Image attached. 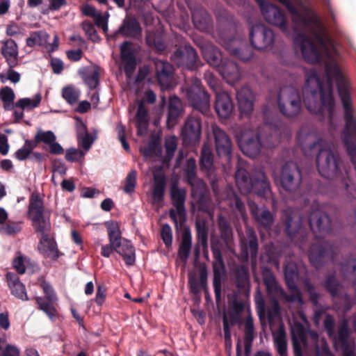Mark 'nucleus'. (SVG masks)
Segmentation results:
<instances>
[{
  "label": "nucleus",
  "instance_id": "1",
  "mask_svg": "<svg viewBox=\"0 0 356 356\" xmlns=\"http://www.w3.org/2000/svg\"><path fill=\"white\" fill-rule=\"evenodd\" d=\"M326 80L322 81L314 68L305 71V83L302 88V102L312 113L327 118L332 123L335 102L333 96V81H335L341 100L345 127L343 143L356 170V113L353 108L350 83L334 64L327 65Z\"/></svg>",
  "mask_w": 356,
  "mask_h": 356
},
{
  "label": "nucleus",
  "instance_id": "2",
  "mask_svg": "<svg viewBox=\"0 0 356 356\" xmlns=\"http://www.w3.org/2000/svg\"><path fill=\"white\" fill-rule=\"evenodd\" d=\"M281 219L286 234L291 239L297 238L302 245L308 237V233L303 227L305 224L309 225L314 234L319 233V236H316L317 240L312 243L309 250V259L314 268L318 269L327 260H334L337 248L332 242L321 238L331 231V219L318 203H313L307 218L299 212L286 209L283 211Z\"/></svg>",
  "mask_w": 356,
  "mask_h": 356
},
{
  "label": "nucleus",
  "instance_id": "3",
  "mask_svg": "<svg viewBox=\"0 0 356 356\" xmlns=\"http://www.w3.org/2000/svg\"><path fill=\"white\" fill-rule=\"evenodd\" d=\"M186 97L193 110L181 129V138L185 145L199 142L202 133V116L210 113V96L202 88L201 81L194 78L186 84Z\"/></svg>",
  "mask_w": 356,
  "mask_h": 356
},
{
  "label": "nucleus",
  "instance_id": "4",
  "mask_svg": "<svg viewBox=\"0 0 356 356\" xmlns=\"http://www.w3.org/2000/svg\"><path fill=\"white\" fill-rule=\"evenodd\" d=\"M28 218L31 221L34 232L41 236L38 250L44 257L56 261L60 255L56 241L51 235L49 216L46 215L43 200L38 192H33L29 198Z\"/></svg>",
  "mask_w": 356,
  "mask_h": 356
},
{
  "label": "nucleus",
  "instance_id": "5",
  "mask_svg": "<svg viewBox=\"0 0 356 356\" xmlns=\"http://www.w3.org/2000/svg\"><path fill=\"white\" fill-rule=\"evenodd\" d=\"M262 278L267 293L271 296H279L288 302H302V296L296 281L298 278L297 267L292 264H287L284 268V280L290 292L287 294L278 284L272 270L266 268L262 271Z\"/></svg>",
  "mask_w": 356,
  "mask_h": 356
},
{
  "label": "nucleus",
  "instance_id": "6",
  "mask_svg": "<svg viewBox=\"0 0 356 356\" xmlns=\"http://www.w3.org/2000/svg\"><path fill=\"white\" fill-rule=\"evenodd\" d=\"M279 131L271 123L266 122L259 127L257 132L250 136H243L240 147L243 153L251 158L256 157L262 147L272 149L280 143Z\"/></svg>",
  "mask_w": 356,
  "mask_h": 356
},
{
  "label": "nucleus",
  "instance_id": "7",
  "mask_svg": "<svg viewBox=\"0 0 356 356\" xmlns=\"http://www.w3.org/2000/svg\"><path fill=\"white\" fill-rule=\"evenodd\" d=\"M236 185L242 193H255L259 197L268 199L272 192L270 182L261 170L253 172L251 175L243 168H238L235 173Z\"/></svg>",
  "mask_w": 356,
  "mask_h": 356
},
{
  "label": "nucleus",
  "instance_id": "8",
  "mask_svg": "<svg viewBox=\"0 0 356 356\" xmlns=\"http://www.w3.org/2000/svg\"><path fill=\"white\" fill-rule=\"evenodd\" d=\"M275 181L289 193L302 195L300 188L302 183V172L295 162H286L282 167L279 174L275 177Z\"/></svg>",
  "mask_w": 356,
  "mask_h": 356
},
{
  "label": "nucleus",
  "instance_id": "9",
  "mask_svg": "<svg viewBox=\"0 0 356 356\" xmlns=\"http://www.w3.org/2000/svg\"><path fill=\"white\" fill-rule=\"evenodd\" d=\"M277 104L280 112L286 118L297 116L302 108V99L300 92L292 86L280 88Z\"/></svg>",
  "mask_w": 356,
  "mask_h": 356
},
{
  "label": "nucleus",
  "instance_id": "10",
  "mask_svg": "<svg viewBox=\"0 0 356 356\" xmlns=\"http://www.w3.org/2000/svg\"><path fill=\"white\" fill-rule=\"evenodd\" d=\"M249 40L252 48L260 51H268L274 46L275 35L272 29L259 23L250 26Z\"/></svg>",
  "mask_w": 356,
  "mask_h": 356
},
{
  "label": "nucleus",
  "instance_id": "11",
  "mask_svg": "<svg viewBox=\"0 0 356 356\" xmlns=\"http://www.w3.org/2000/svg\"><path fill=\"white\" fill-rule=\"evenodd\" d=\"M172 205L175 207L169 210V216L174 222L176 229H178L179 222L177 216L179 218V226L181 227L186 220V211L185 201L186 191L184 188H180L176 184H173L170 191Z\"/></svg>",
  "mask_w": 356,
  "mask_h": 356
},
{
  "label": "nucleus",
  "instance_id": "12",
  "mask_svg": "<svg viewBox=\"0 0 356 356\" xmlns=\"http://www.w3.org/2000/svg\"><path fill=\"white\" fill-rule=\"evenodd\" d=\"M256 1L259 5L264 18L268 23L279 27L286 34L289 33L285 14L279 7L264 0Z\"/></svg>",
  "mask_w": 356,
  "mask_h": 356
},
{
  "label": "nucleus",
  "instance_id": "13",
  "mask_svg": "<svg viewBox=\"0 0 356 356\" xmlns=\"http://www.w3.org/2000/svg\"><path fill=\"white\" fill-rule=\"evenodd\" d=\"M173 63L183 70L195 71L200 66L196 50L190 45H185L177 49L171 56Z\"/></svg>",
  "mask_w": 356,
  "mask_h": 356
},
{
  "label": "nucleus",
  "instance_id": "14",
  "mask_svg": "<svg viewBox=\"0 0 356 356\" xmlns=\"http://www.w3.org/2000/svg\"><path fill=\"white\" fill-rule=\"evenodd\" d=\"M213 257V286L215 293V299L218 305L222 300V278L225 275V266L222 255L219 248L211 247Z\"/></svg>",
  "mask_w": 356,
  "mask_h": 356
},
{
  "label": "nucleus",
  "instance_id": "15",
  "mask_svg": "<svg viewBox=\"0 0 356 356\" xmlns=\"http://www.w3.org/2000/svg\"><path fill=\"white\" fill-rule=\"evenodd\" d=\"M241 260L248 261L250 257L252 262L256 261L259 252V242L255 231L247 228L245 236L240 238Z\"/></svg>",
  "mask_w": 356,
  "mask_h": 356
},
{
  "label": "nucleus",
  "instance_id": "16",
  "mask_svg": "<svg viewBox=\"0 0 356 356\" xmlns=\"http://www.w3.org/2000/svg\"><path fill=\"white\" fill-rule=\"evenodd\" d=\"M113 230L116 237V252L123 259L127 266H133L136 261L135 248L131 242L122 237L119 225L117 222L113 221Z\"/></svg>",
  "mask_w": 356,
  "mask_h": 356
},
{
  "label": "nucleus",
  "instance_id": "17",
  "mask_svg": "<svg viewBox=\"0 0 356 356\" xmlns=\"http://www.w3.org/2000/svg\"><path fill=\"white\" fill-rule=\"evenodd\" d=\"M138 50L135 44L129 40H125L120 45V59L125 75L130 77L134 72L137 60Z\"/></svg>",
  "mask_w": 356,
  "mask_h": 356
},
{
  "label": "nucleus",
  "instance_id": "18",
  "mask_svg": "<svg viewBox=\"0 0 356 356\" xmlns=\"http://www.w3.org/2000/svg\"><path fill=\"white\" fill-rule=\"evenodd\" d=\"M215 147L218 156L229 161L231 158L232 143L229 136L218 126L212 127Z\"/></svg>",
  "mask_w": 356,
  "mask_h": 356
},
{
  "label": "nucleus",
  "instance_id": "19",
  "mask_svg": "<svg viewBox=\"0 0 356 356\" xmlns=\"http://www.w3.org/2000/svg\"><path fill=\"white\" fill-rule=\"evenodd\" d=\"M188 284L190 292L194 296L200 293L201 289L203 290L206 298L209 296L208 286V272L204 264H202L199 268V279L195 275L190 273L188 275Z\"/></svg>",
  "mask_w": 356,
  "mask_h": 356
},
{
  "label": "nucleus",
  "instance_id": "20",
  "mask_svg": "<svg viewBox=\"0 0 356 356\" xmlns=\"http://www.w3.org/2000/svg\"><path fill=\"white\" fill-rule=\"evenodd\" d=\"M155 77L162 89L169 88L172 82L174 67L168 61L157 59L154 60Z\"/></svg>",
  "mask_w": 356,
  "mask_h": 356
},
{
  "label": "nucleus",
  "instance_id": "21",
  "mask_svg": "<svg viewBox=\"0 0 356 356\" xmlns=\"http://www.w3.org/2000/svg\"><path fill=\"white\" fill-rule=\"evenodd\" d=\"M350 331L348 327V322L346 319H343L338 326L337 335L334 334L332 337L335 343L340 346L343 350V356H354V349L349 343V337Z\"/></svg>",
  "mask_w": 356,
  "mask_h": 356
},
{
  "label": "nucleus",
  "instance_id": "22",
  "mask_svg": "<svg viewBox=\"0 0 356 356\" xmlns=\"http://www.w3.org/2000/svg\"><path fill=\"white\" fill-rule=\"evenodd\" d=\"M143 29L139 21L131 15H127L118 28V33L124 38L138 39L141 37Z\"/></svg>",
  "mask_w": 356,
  "mask_h": 356
},
{
  "label": "nucleus",
  "instance_id": "23",
  "mask_svg": "<svg viewBox=\"0 0 356 356\" xmlns=\"http://www.w3.org/2000/svg\"><path fill=\"white\" fill-rule=\"evenodd\" d=\"M192 22L194 26L202 32H209L213 26L211 16L202 7H195L191 10Z\"/></svg>",
  "mask_w": 356,
  "mask_h": 356
},
{
  "label": "nucleus",
  "instance_id": "24",
  "mask_svg": "<svg viewBox=\"0 0 356 356\" xmlns=\"http://www.w3.org/2000/svg\"><path fill=\"white\" fill-rule=\"evenodd\" d=\"M42 96L40 93H37L33 99L28 97L19 99L15 104V109L13 112V116L15 122L19 121L24 118V111H32L38 107L41 102Z\"/></svg>",
  "mask_w": 356,
  "mask_h": 356
},
{
  "label": "nucleus",
  "instance_id": "25",
  "mask_svg": "<svg viewBox=\"0 0 356 356\" xmlns=\"http://www.w3.org/2000/svg\"><path fill=\"white\" fill-rule=\"evenodd\" d=\"M184 106L181 100L176 95L169 98L168 103L167 126L173 127L183 115Z\"/></svg>",
  "mask_w": 356,
  "mask_h": 356
},
{
  "label": "nucleus",
  "instance_id": "26",
  "mask_svg": "<svg viewBox=\"0 0 356 356\" xmlns=\"http://www.w3.org/2000/svg\"><path fill=\"white\" fill-rule=\"evenodd\" d=\"M238 109L241 115H249L253 111V95L248 87H243L236 93Z\"/></svg>",
  "mask_w": 356,
  "mask_h": 356
},
{
  "label": "nucleus",
  "instance_id": "27",
  "mask_svg": "<svg viewBox=\"0 0 356 356\" xmlns=\"http://www.w3.org/2000/svg\"><path fill=\"white\" fill-rule=\"evenodd\" d=\"M238 40H231L225 44V49L231 56L243 62H246L252 57L253 51L248 45H238Z\"/></svg>",
  "mask_w": 356,
  "mask_h": 356
},
{
  "label": "nucleus",
  "instance_id": "28",
  "mask_svg": "<svg viewBox=\"0 0 356 356\" xmlns=\"http://www.w3.org/2000/svg\"><path fill=\"white\" fill-rule=\"evenodd\" d=\"M248 206L255 221L265 229H270L274 220L271 212L268 209L260 210L254 202H249Z\"/></svg>",
  "mask_w": 356,
  "mask_h": 356
},
{
  "label": "nucleus",
  "instance_id": "29",
  "mask_svg": "<svg viewBox=\"0 0 356 356\" xmlns=\"http://www.w3.org/2000/svg\"><path fill=\"white\" fill-rule=\"evenodd\" d=\"M1 53L6 59L8 67H15L18 65V46L15 40L8 39L3 41Z\"/></svg>",
  "mask_w": 356,
  "mask_h": 356
},
{
  "label": "nucleus",
  "instance_id": "30",
  "mask_svg": "<svg viewBox=\"0 0 356 356\" xmlns=\"http://www.w3.org/2000/svg\"><path fill=\"white\" fill-rule=\"evenodd\" d=\"M233 104L229 95L225 92H219L216 94V99L214 108L218 115L226 119L229 117L233 111Z\"/></svg>",
  "mask_w": 356,
  "mask_h": 356
},
{
  "label": "nucleus",
  "instance_id": "31",
  "mask_svg": "<svg viewBox=\"0 0 356 356\" xmlns=\"http://www.w3.org/2000/svg\"><path fill=\"white\" fill-rule=\"evenodd\" d=\"M6 278L12 295L22 300H29L25 286L20 282L16 273L8 272L6 275Z\"/></svg>",
  "mask_w": 356,
  "mask_h": 356
},
{
  "label": "nucleus",
  "instance_id": "32",
  "mask_svg": "<svg viewBox=\"0 0 356 356\" xmlns=\"http://www.w3.org/2000/svg\"><path fill=\"white\" fill-rule=\"evenodd\" d=\"M184 175L185 181L192 188L195 186L200 188L204 186L203 181L197 177L196 161L194 158H190L186 161Z\"/></svg>",
  "mask_w": 356,
  "mask_h": 356
},
{
  "label": "nucleus",
  "instance_id": "33",
  "mask_svg": "<svg viewBox=\"0 0 356 356\" xmlns=\"http://www.w3.org/2000/svg\"><path fill=\"white\" fill-rule=\"evenodd\" d=\"M229 310L228 312V321L229 325H235L240 322V314L245 308L244 302L238 299V294L234 293L229 300Z\"/></svg>",
  "mask_w": 356,
  "mask_h": 356
},
{
  "label": "nucleus",
  "instance_id": "34",
  "mask_svg": "<svg viewBox=\"0 0 356 356\" xmlns=\"http://www.w3.org/2000/svg\"><path fill=\"white\" fill-rule=\"evenodd\" d=\"M192 247V234L189 227L183 228L181 243L178 249V256L181 261H186Z\"/></svg>",
  "mask_w": 356,
  "mask_h": 356
},
{
  "label": "nucleus",
  "instance_id": "35",
  "mask_svg": "<svg viewBox=\"0 0 356 356\" xmlns=\"http://www.w3.org/2000/svg\"><path fill=\"white\" fill-rule=\"evenodd\" d=\"M254 338L255 334L253 318L251 316H248L245 319L244 325L243 343L245 356L250 355Z\"/></svg>",
  "mask_w": 356,
  "mask_h": 356
},
{
  "label": "nucleus",
  "instance_id": "36",
  "mask_svg": "<svg viewBox=\"0 0 356 356\" xmlns=\"http://www.w3.org/2000/svg\"><path fill=\"white\" fill-rule=\"evenodd\" d=\"M136 118L137 134L142 136L147 131L149 122L148 111L145 107L143 101H140L138 104Z\"/></svg>",
  "mask_w": 356,
  "mask_h": 356
},
{
  "label": "nucleus",
  "instance_id": "37",
  "mask_svg": "<svg viewBox=\"0 0 356 356\" xmlns=\"http://www.w3.org/2000/svg\"><path fill=\"white\" fill-rule=\"evenodd\" d=\"M235 285L241 291L250 287V273L245 265H239L234 270Z\"/></svg>",
  "mask_w": 356,
  "mask_h": 356
},
{
  "label": "nucleus",
  "instance_id": "38",
  "mask_svg": "<svg viewBox=\"0 0 356 356\" xmlns=\"http://www.w3.org/2000/svg\"><path fill=\"white\" fill-rule=\"evenodd\" d=\"M217 70L225 79L234 80L239 76V69L237 64L228 58H225Z\"/></svg>",
  "mask_w": 356,
  "mask_h": 356
},
{
  "label": "nucleus",
  "instance_id": "39",
  "mask_svg": "<svg viewBox=\"0 0 356 356\" xmlns=\"http://www.w3.org/2000/svg\"><path fill=\"white\" fill-rule=\"evenodd\" d=\"M166 186V178L163 174L154 175L152 198L154 202H161L163 200Z\"/></svg>",
  "mask_w": 356,
  "mask_h": 356
},
{
  "label": "nucleus",
  "instance_id": "40",
  "mask_svg": "<svg viewBox=\"0 0 356 356\" xmlns=\"http://www.w3.org/2000/svg\"><path fill=\"white\" fill-rule=\"evenodd\" d=\"M145 42L149 48L159 52L163 51L166 48L163 35L159 32L147 31L145 36Z\"/></svg>",
  "mask_w": 356,
  "mask_h": 356
},
{
  "label": "nucleus",
  "instance_id": "41",
  "mask_svg": "<svg viewBox=\"0 0 356 356\" xmlns=\"http://www.w3.org/2000/svg\"><path fill=\"white\" fill-rule=\"evenodd\" d=\"M203 56L209 65L217 69L225 59L220 51L213 46L207 47L203 51Z\"/></svg>",
  "mask_w": 356,
  "mask_h": 356
},
{
  "label": "nucleus",
  "instance_id": "42",
  "mask_svg": "<svg viewBox=\"0 0 356 356\" xmlns=\"http://www.w3.org/2000/svg\"><path fill=\"white\" fill-rule=\"evenodd\" d=\"M106 229L109 239V243L102 245L101 248V254L108 258L113 252H116V237L113 230V221L106 222Z\"/></svg>",
  "mask_w": 356,
  "mask_h": 356
},
{
  "label": "nucleus",
  "instance_id": "43",
  "mask_svg": "<svg viewBox=\"0 0 356 356\" xmlns=\"http://www.w3.org/2000/svg\"><path fill=\"white\" fill-rule=\"evenodd\" d=\"M45 136L44 144L47 145L48 148L44 147L43 149L53 155H61L64 153L63 147L56 142V136L52 131H45Z\"/></svg>",
  "mask_w": 356,
  "mask_h": 356
},
{
  "label": "nucleus",
  "instance_id": "44",
  "mask_svg": "<svg viewBox=\"0 0 356 356\" xmlns=\"http://www.w3.org/2000/svg\"><path fill=\"white\" fill-rule=\"evenodd\" d=\"M199 165L200 170L202 172H209L213 165V154L212 150L206 145H204L202 147Z\"/></svg>",
  "mask_w": 356,
  "mask_h": 356
},
{
  "label": "nucleus",
  "instance_id": "45",
  "mask_svg": "<svg viewBox=\"0 0 356 356\" xmlns=\"http://www.w3.org/2000/svg\"><path fill=\"white\" fill-rule=\"evenodd\" d=\"M15 95L11 88L5 86L0 90V99L3 102V107L6 111H12L15 108Z\"/></svg>",
  "mask_w": 356,
  "mask_h": 356
},
{
  "label": "nucleus",
  "instance_id": "46",
  "mask_svg": "<svg viewBox=\"0 0 356 356\" xmlns=\"http://www.w3.org/2000/svg\"><path fill=\"white\" fill-rule=\"evenodd\" d=\"M195 226L197 243H200L203 249L207 248L209 232L205 221L197 220L195 221Z\"/></svg>",
  "mask_w": 356,
  "mask_h": 356
},
{
  "label": "nucleus",
  "instance_id": "47",
  "mask_svg": "<svg viewBox=\"0 0 356 356\" xmlns=\"http://www.w3.org/2000/svg\"><path fill=\"white\" fill-rule=\"evenodd\" d=\"M34 300L38 305V308L44 312L51 320L56 316L57 311L52 303L54 300H49L43 297H35Z\"/></svg>",
  "mask_w": 356,
  "mask_h": 356
},
{
  "label": "nucleus",
  "instance_id": "48",
  "mask_svg": "<svg viewBox=\"0 0 356 356\" xmlns=\"http://www.w3.org/2000/svg\"><path fill=\"white\" fill-rule=\"evenodd\" d=\"M323 286L332 297L335 298L339 296L341 284L336 279L334 274H329L326 276Z\"/></svg>",
  "mask_w": 356,
  "mask_h": 356
},
{
  "label": "nucleus",
  "instance_id": "49",
  "mask_svg": "<svg viewBox=\"0 0 356 356\" xmlns=\"http://www.w3.org/2000/svg\"><path fill=\"white\" fill-rule=\"evenodd\" d=\"M277 351L281 356H284L287 353V343L286 333L283 328H280L274 338Z\"/></svg>",
  "mask_w": 356,
  "mask_h": 356
},
{
  "label": "nucleus",
  "instance_id": "50",
  "mask_svg": "<svg viewBox=\"0 0 356 356\" xmlns=\"http://www.w3.org/2000/svg\"><path fill=\"white\" fill-rule=\"evenodd\" d=\"M218 227L221 238L225 243H229L233 236V231L229 222L220 218L218 222Z\"/></svg>",
  "mask_w": 356,
  "mask_h": 356
},
{
  "label": "nucleus",
  "instance_id": "51",
  "mask_svg": "<svg viewBox=\"0 0 356 356\" xmlns=\"http://www.w3.org/2000/svg\"><path fill=\"white\" fill-rule=\"evenodd\" d=\"M99 67H96L93 71L84 77V82L90 90H95L99 84Z\"/></svg>",
  "mask_w": 356,
  "mask_h": 356
},
{
  "label": "nucleus",
  "instance_id": "52",
  "mask_svg": "<svg viewBox=\"0 0 356 356\" xmlns=\"http://www.w3.org/2000/svg\"><path fill=\"white\" fill-rule=\"evenodd\" d=\"M137 171L135 169L131 170L126 177L124 186V191L127 194H131L135 190L136 186Z\"/></svg>",
  "mask_w": 356,
  "mask_h": 356
},
{
  "label": "nucleus",
  "instance_id": "53",
  "mask_svg": "<svg viewBox=\"0 0 356 356\" xmlns=\"http://www.w3.org/2000/svg\"><path fill=\"white\" fill-rule=\"evenodd\" d=\"M45 131L42 129H39L35 137L33 140H26L24 142V146L27 148L28 150L31 153L33 150L38 146V144L42 143H44L46 140Z\"/></svg>",
  "mask_w": 356,
  "mask_h": 356
},
{
  "label": "nucleus",
  "instance_id": "54",
  "mask_svg": "<svg viewBox=\"0 0 356 356\" xmlns=\"http://www.w3.org/2000/svg\"><path fill=\"white\" fill-rule=\"evenodd\" d=\"M82 29L88 35L89 40L93 42H98L101 38L98 35L94 25L89 21H85L82 23Z\"/></svg>",
  "mask_w": 356,
  "mask_h": 356
},
{
  "label": "nucleus",
  "instance_id": "55",
  "mask_svg": "<svg viewBox=\"0 0 356 356\" xmlns=\"http://www.w3.org/2000/svg\"><path fill=\"white\" fill-rule=\"evenodd\" d=\"M21 222L8 220L5 224H3L1 229L8 235H15L21 232Z\"/></svg>",
  "mask_w": 356,
  "mask_h": 356
},
{
  "label": "nucleus",
  "instance_id": "56",
  "mask_svg": "<svg viewBox=\"0 0 356 356\" xmlns=\"http://www.w3.org/2000/svg\"><path fill=\"white\" fill-rule=\"evenodd\" d=\"M63 97L71 105L75 104L79 99V94L73 87L68 86L63 89Z\"/></svg>",
  "mask_w": 356,
  "mask_h": 356
},
{
  "label": "nucleus",
  "instance_id": "57",
  "mask_svg": "<svg viewBox=\"0 0 356 356\" xmlns=\"http://www.w3.org/2000/svg\"><path fill=\"white\" fill-rule=\"evenodd\" d=\"M13 68L14 67H9L6 74H4L3 73L0 74V81L2 83H5L7 80H9L13 83H17L20 81V74L14 70Z\"/></svg>",
  "mask_w": 356,
  "mask_h": 356
},
{
  "label": "nucleus",
  "instance_id": "58",
  "mask_svg": "<svg viewBox=\"0 0 356 356\" xmlns=\"http://www.w3.org/2000/svg\"><path fill=\"white\" fill-rule=\"evenodd\" d=\"M161 236L167 248L171 246L172 243V229L168 224H164L162 226Z\"/></svg>",
  "mask_w": 356,
  "mask_h": 356
},
{
  "label": "nucleus",
  "instance_id": "59",
  "mask_svg": "<svg viewBox=\"0 0 356 356\" xmlns=\"http://www.w3.org/2000/svg\"><path fill=\"white\" fill-rule=\"evenodd\" d=\"M44 35H46V33L42 31H34L31 33L30 36L26 38V45L30 47H33L37 44L40 45Z\"/></svg>",
  "mask_w": 356,
  "mask_h": 356
},
{
  "label": "nucleus",
  "instance_id": "60",
  "mask_svg": "<svg viewBox=\"0 0 356 356\" xmlns=\"http://www.w3.org/2000/svg\"><path fill=\"white\" fill-rule=\"evenodd\" d=\"M222 324H223V332H224V339L225 345L231 346H232V334H231V327L232 325H229L227 316L225 313L223 314L222 316Z\"/></svg>",
  "mask_w": 356,
  "mask_h": 356
},
{
  "label": "nucleus",
  "instance_id": "61",
  "mask_svg": "<svg viewBox=\"0 0 356 356\" xmlns=\"http://www.w3.org/2000/svg\"><path fill=\"white\" fill-rule=\"evenodd\" d=\"M324 328L330 338L334 337V319L333 316L327 314L323 321Z\"/></svg>",
  "mask_w": 356,
  "mask_h": 356
},
{
  "label": "nucleus",
  "instance_id": "62",
  "mask_svg": "<svg viewBox=\"0 0 356 356\" xmlns=\"http://www.w3.org/2000/svg\"><path fill=\"white\" fill-rule=\"evenodd\" d=\"M84 153L82 150L74 147L67 149L65 153V159L70 162L78 161L83 157Z\"/></svg>",
  "mask_w": 356,
  "mask_h": 356
},
{
  "label": "nucleus",
  "instance_id": "63",
  "mask_svg": "<svg viewBox=\"0 0 356 356\" xmlns=\"http://www.w3.org/2000/svg\"><path fill=\"white\" fill-rule=\"evenodd\" d=\"M82 129L83 132L85 133V135L82 136V137H80V140H78V143L83 149L88 151L93 143V139L88 132L86 127L83 126Z\"/></svg>",
  "mask_w": 356,
  "mask_h": 356
},
{
  "label": "nucleus",
  "instance_id": "64",
  "mask_svg": "<svg viewBox=\"0 0 356 356\" xmlns=\"http://www.w3.org/2000/svg\"><path fill=\"white\" fill-rule=\"evenodd\" d=\"M0 356H20V350L15 345L7 344L1 347Z\"/></svg>",
  "mask_w": 356,
  "mask_h": 356
}]
</instances>
